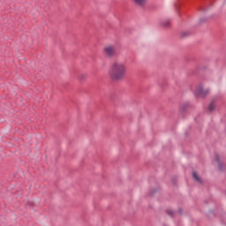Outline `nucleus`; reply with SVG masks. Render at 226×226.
Instances as JSON below:
<instances>
[{
  "instance_id": "obj_1",
  "label": "nucleus",
  "mask_w": 226,
  "mask_h": 226,
  "mask_svg": "<svg viewBox=\"0 0 226 226\" xmlns=\"http://www.w3.org/2000/svg\"><path fill=\"white\" fill-rule=\"evenodd\" d=\"M127 72L128 67H126V64L120 61H115L110 65L109 76L114 82H121V80H124Z\"/></svg>"
},
{
  "instance_id": "obj_2",
  "label": "nucleus",
  "mask_w": 226,
  "mask_h": 226,
  "mask_svg": "<svg viewBox=\"0 0 226 226\" xmlns=\"http://www.w3.org/2000/svg\"><path fill=\"white\" fill-rule=\"evenodd\" d=\"M103 54L106 57H114L116 56V46L107 45L103 49Z\"/></svg>"
},
{
  "instance_id": "obj_3",
  "label": "nucleus",
  "mask_w": 226,
  "mask_h": 226,
  "mask_svg": "<svg viewBox=\"0 0 226 226\" xmlns=\"http://www.w3.org/2000/svg\"><path fill=\"white\" fill-rule=\"evenodd\" d=\"M194 93H195L196 96H206V94H208L209 89H207V88L205 89L204 85L200 84L196 87V90Z\"/></svg>"
},
{
  "instance_id": "obj_4",
  "label": "nucleus",
  "mask_w": 226,
  "mask_h": 226,
  "mask_svg": "<svg viewBox=\"0 0 226 226\" xmlns=\"http://www.w3.org/2000/svg\"><path fill=\"white\" fill-rule=\"evenodd\" d=\"M133 3H135V4H137L138 6H144V4H146V2L147 0H132Z\"/></svg>"
},
{
  "instance_id": "obj_5",
  "label": "nucleus",
  "mask_w": 226,
  "mask_h": 226,
  "mask_svg": "<svg viewBox=\"0 0 226 226\" xmlns=\"http://www.w3.org/2000/svg\"><path fill=\"white\" fill-rule=\"evenodd\" d=\"M192 177H194L195 181H197V183H202V179L200 178V177H199V174H197V172H193L192 173Z\"/></svg>"
},
{
  "instance_id": "obj_6",
  "label": "nucleus",
  "mask_w": 226,
  "mask_h": 226,
  "mask_svg": "<svg viewBox=\"0 0 226 226\" xmlns=\"http://www.w3.org/2000/svg\"><path fill=\"white\" fill-rule=\"evenodd\" d=\"M215 109H216V104H215V102H211L210 105L208 106V110L210 112H213V110H215Z\"/></svg>"
},
{
  "instance_id": "obj_7",
  "label": "nucleus",
  "mask_w": 226,
  "mask_h": 226,
  "mask_svg": "<svg viewBox=\"0 0 226 226\" xmlns=\"http://www.w3.org/2000/svg\"><path fill=\"white\" fill-rule=\"evenodd\" d=\"M162 26L163 27H169L170 26V21L169 20L162 21Z\"/></svg>"
},
{
  "instance_id": "obj_8",
  "label": "nucleus",
  "mask_w": 226,
  "mask_h": 226,
  "mask_svg": "<svg viewBox=\"0 0 226 226\" xmlns=\"http://www.w3.org/2000/svg\"><path fill=\"white\" fill-rule=\"evenodd\" d=\"M217 162H220V159L217 157Z\"/></svg>"
}]
</instances>
